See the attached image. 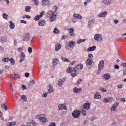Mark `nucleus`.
<instances>
[{
	"label": "nucleus",
	"mask_w": 126,
	"mask_h": 126,
	"mask_svg": "<svg viewBox=\"0 0 126 126\" xmlns=\"http://www.w3.org/2000/svg\"><path fill=\"white\" fill-rule=\"evenodd\" d=\"M53 8L55 10L54 12L52 11L49 10L47 12V17L49 18V20L51 22L54 21L56 19L57 14L56 13V12L57 10V6L56 5H55Z\"/></svg>",
	"instance_id": "obj_1"
},
{
	"label": "nucleus",
	"mask_w": 126,
	"mask_h": 126,
	"mask_svg": "<svg viewBox=\"0 0 126 126\" xmlns=\"http://www.w3.org/2000/svg\"><path fill=\"white\" fill-rule=\"evenodd\" d=\"M94 38L95 40L97 41L100 42L102 40L103 37L101 34H97L94 35Z\"/></svg>",
	"instance_id": "obj_2"
},
{
	"label": "nucleus",
	"mask_w": 126,
	"mask_h": 126,
	"mask_svg": "<svg viewBox=\"0 0 126 126\" xmlns=\"http://www.w3.org/2000/svg\"><path fill=\"white\" fill-rule=\"evenodd\" d=\"M79 72L75 67L72 70L71 72V76L72 77H74L76 76L77 75Z\"/></svg>",
	"instance_id": "obj_3"
},
{
	"label": "nucleus",
	"mask_w": 126,
	"mask_h": 126,
	"mask_svg": "<svg viewBox=\"0 0 126 126\" xmlns=\"http://www.w3.org/2000/svg\"><path fill=\"white\" fill-rule=\"evenodd\" d=\"M65 78H62L59 79L58 81V85L59 87H61L63 85V83L66 80Z\"/></svg>",
	"instance_id": "obj_4"
},
{
	"label": "nucleus",
	"mask_w": 126,
	"mask_h": 126,
	"mask_svg": "<svg viewBox=\"0 0 126 126\" xmlns=\"http://www.w3.org/2000/svg\"><path fill=\"white\" fill-rule=\"evenodd\" d=\"M80 114V112L79 111L75 110L72 113V115L74 118H78Z\"/></svg>",
	"instance_id": "obj_5"
},
{
	"label": "nucleus",
	"mask_w": 126,
	"mask_h": 126,
	"mask_svg": "<svg viewBox=\"0 0 126 126\" xmlns=\"http://www.w3.org/2000/svg\"><path fill=\"white\" fill-rule=\"evenodd\" d=\"M104 65V61L103 60L100 61L98 65V69L99 70H101L103 69Z\"/></svg>",
	"instance_id": "obj_6"
},
{
	"label": "nucleus",
	"mask_w": 126,
	"mask_h": 126,
	"mask_svg": "<svg viewBox=\"0 0 126 126\" xmlns=\"http://www.w3.org/2000/svg\"><path fill=\"white\" fill-rule=\"evenodd\" d=\"M20 78V76L15 74L12 75L11 77H10L11 79L12 80H13L15 79H19Z\"/></svg>",
	"instance_id": "obj_7"
},
{
	"label": "nucleus",
	"mask_w": 126,
	"mask_h": 126,
	"mask_svg": "<svg viewBox=\"0 0 126 126\" xmlns=\"http://www.w3.org/2000/svg\"><path fill=\"white\" fill-rule=\"evenodd\" d=\"M85 63L87 65H89L92 66L94 64V62L91 59H87L85 62Z\"/></svg>",
	"instance_id": "obj_8"
},
{
	"label": "nucleus",
	"mask_w": 126,
	"mask_h": 126,
	"mask_svg": "<svg viewBox=\"0 0 126 126\" xmlns=\"http://www.w3.org/2000/svg\"><path fill=\"white\" fill-rule=\"evenodd\" d=\"M25 59V54L23 52H21L20 55V59L19 61L20 63L22 62Z\"/></svg>",
	"instance_id": "obj_9"
},
{
	"label": "nucleus",
	"mask_w": 126,
	"mask_h": 126,
	"mask_svg": "<svg viewBox=\"0 0 126 126\" xmlns=\"http://www.w3.org/2000/svg\"><path fill=\"white\" fill-rule=\"evenodd\" d=\"M36 124L34 121H31L28 122L26 126H36Z\"/></svg>",
	"instance_id": "obj_10"
},
{
	"label": "nucleus",
	"mask_w": 126,
	"mask_h": 126,
	"mask_svg": "<svg viewBox=\"0 0 126 126\" xmlns=\"http://www.w3.org/2000/svg\"><path fill=\"white\" fill-rule=\"evenodd\" d=\"M94 23V19L90 20L88 21L87 27L90 28Z\"/></svg>",
	"instance_id": "obj_11"
},
{
	"label": "nucleus",
	"mask_w": 126,
	"mask_h": 126,
	"mask_svg": "<svg viewBox=\"0 0 126 126\" xmlns=\"http://www.w3.org/2000/svg\"><path fill=\"white\" fill-rule=\"evenodd\" d=\"M113 99V98L112 97H108V99L106 98H104L103 99V102L107 103L111 102Z\"/></svg>",
	"instance_id": "obj_12"
},
{
	"label": "nucleus",
	"mask_w": 126,
	"mask_h": 126,
	"mask_svg": "<svg viewBox=\"0 0 126 126\" xmlns=\"http://www.w3.org/2000/svg\"><path fill=\"white\" fill-rule=\"evenodd\" d=\"M90 104L89 103H86L84 104L83 107L84 108L87 110L90 109Z\"/></svg>",
	"instance_id": "obj_13"
},
{
	"label": "nucleus",
	"mask_w": 126,
	"mask_h": 126,
	"mask_svg": "<svg viewBox=\"0 0 126 126\" xmlns=\"http://www.w3.org/2000/svg\"><path fill=\"white\" fill-rule=\"evenodd\" d=\"M30 34L29 33H27L25 34L24 37L22 39L23 40V41H26L29 40L30 39Z\"/></svg>",
	"instance_id": "obj_14"
},
{
	"label": "nucleus",
	"mask_w": 126,
	"mask_h": 126,
	"mask_svg": "<svg viewBox=\"0 0 126 126\" xmlns=\"http://www.w3.org/2000/svg\"><path fill=\"white\" fill-rule=\"evenodd\" d=\"M42 4L43 5L49 6L50 2L48 0H43L42 2Z\"/></svg>",
	"instance_id": "obj_15"
},
{
	"label": "nucleus",
	"mask_w": 126,
	"mask_h": 126,
	"mask_svg": "<svg viewBox=\"0 0 126 126\" xmlns=\"http://www.w3.org/2000/svg\"><path fill=\"white\" fill-rule=\"evenodd\" d=\"M107 13L106 11H103L100 13L98 15L99 17H105L107 15Z\"/></svg>",
	"instance_id": "obj_16"
},
{
	"label": "nucleus",
	"mask_w": 126,
	"mask_h": 126,
	"mask_svg": "<svg viewBox=\"0 0 126 126\" xmlns=\"http://www.w3.org/2000/svg\"><path fill=\"white\" fill-rule=\"evenodd\" d=\"M74 29L73 28H70L68 29V31L69 32L70 35L71 36H74L75 35V33L74 32Z\"/></svg>",
	"instance_id": "obj_17"
},
{
	"label": "nucleus",
	"mask_w": 126,
	"mask_h": 126,
	"mask_svg": "<svg viewBox=\"0 0 126 126\" xmlns=\"http://www.w3.org/2000/svg\"><path fill=\"white\" fill-rule=\"evenodd\" d=\"M46 21L44 20L40 19L38 22V25L40 26H43Z\"/></svg>",
	"instance_id": "obj_18"
},
{
	"label": "nucleus",
	"mask_w": 126,
	"mask_h": 126,
	"mask_svg": "<svg viewBox=\"0 0 126 126\" xmlns=\"http://www.w3.org/2000/svg\"><path fill=\"white\" fill-rule=\"evenodd\" d=\"M61 45L60 44L58 43L57 42L55 46V50L56 51H58L59 50L60 48H61Z\"/></svg>",
	"instance_id": "obj_19"
},
{
	"label": "nucleus",
	"mask_w": 126,
	"mask_h": 126,
	"mask_svg": "<svg viewBox=\"0 0 126 126\" xmlns=\"http://www.w3.org/2000/svg\"><path fill=\"white\" fill-rule=\"evenodd\" d=\"M103 79L106 80L109 79L110 78V75L108 73H106L103 75Z\"/></svg>",
	"instance_id": "obj_20"
},
{
	"label": "nucleus",
	"mask_w": 126,
	"mask_h": 126,
	"mask_svg": "<svg viewBox=\"0 0 126 126\" xmlns=\"http://www.w3.org/2000/svg\"><path fill=\"white\" fill-rule=\"evenodd\" d=\"M75 68L79 72L80 69L81 70L83 68V65L82 64H80L77 65Z\"/></svg>",
	"instance_id": "obj_21"
},
{
	"label": "nucleus",
	"mask_w": 126,
	"mask_h": 126,
	"mask_svg": "<svg viewBox=\"0 0 126 126\" xmlns=\"http://www.w3.org/2000/svg\"><path fill=\"white\" fill-rule=\"evenodd\" d=\"M82 90V89L81 88H78L76 87L73 89V91L74 93H78L80 92Z\"/></svg>",
	"instance_id": "obj_22"
},
{
	"label": "nucleus",
	"mask_w": 126,
	"mask_h": 126,
	"mask_svg": "<svg viewBox=\"0 0 126 126\" xmlns=\"http://www.w3.org/2000/svg\"><path fill=\"white\" fill-rule=\"evenodd\" d=\"M111 2V0H103L102 1L103 3L107 5H110Z\"/></svg>",
	"instance_id": "obj_23"
},
{
	"label": "nucleus",
	"mask_w": 126,
	"mask_h": 126,
	"mask_svg": "<svg viewBox=\"0 0 126 126\" xmlns=\"http://www.w3.org/2000/svg\"><path fill=\"white\" fill-rule=\"evenodd\" d=\"M48 93H51L53 92L54 90L51 87V84H49L48 85Z\"/></svg>",
	"instance_id": "obj_24"
},
{
	"label": "nucleus",
	"mask_w": 126,
	"mask_h": 126,
	"mask_svg": "<svg viewBox=\"0 0 126 126\" xmlns=\"http://www.w3.org/2000/svg\"><path fill=\"white\" fill-rule=\"evenodd\" d=\"M96 48L95 46H93L92 47H90L87 48V51L88 52L93 51L95 50Z\"/></svg>",
	"instance_id": "obj_25"
},
{
	"label": "nucleus",
	"mask_w": 126,
	"mask_h": 126,
	"mask_svg": "<svg viewBox=\"0 0 126 126\" xmlns=\"http://www.w3.org/2000/svg\"><path fill=\"white\" fill-rule=\"evenodd\" d=\"M76 43L74 41L70 42L68 44V46L70 47L73 48L75 46Z\"/></svg>",
	"instance_id": "obj_26"
},
{
	"label": "nucleus",
	"mask_w": 126,
	"mask_h": 126,
	"mask_svg": "<svg viewBox=\"0 0 126 126\" xmlns=\"http://www.w3.org/2000/svg\"><path fill=\"white\" fill-rule=\"evenodd\" d=\"M39 120L42 122H45L47 121V119L45 117H40L39 118Z\"/></svg>",
	"instance_id": "obj_27"
},
{
	"label": "nucleus",
	"mask_w": 126,
	"mask_h": 126,
	"mask_svg": "<svg viewBox=\"0 0 126 126\" xmlns=\"http://www.w3.org/2000/svg\"><path fill=\"white\" fill-rule=\"evenodd\" d=\"M61 58L64 62H70V60L62 56H61Z\"/></svg>",
	"instance_id": "obj_28"
},
{
	"label": "nucleus",
	"mask_w": 126,
	"mask_h": 126,
	"mask_svg": "<svg viewBox=\"0 0 126 126\" xmlns=\"http://www.w3.org/2000/svg\"><path fill=\"white\" fill-rule=\"evenodd\" d=\"M59 62V60L58 58H55L53 59L52 63L55 65H57Z\"/></svg>",
	"instance_id": "obj_29"
},
{
	"label": "nucleus",
	"mask_w": 126,
	"mask_h": 126,
	"mask_svg": "<svg viewBox=\"0 0 126 126\" xmlns=\"http://www.w3.org/2000/svg\"><path fill=\"white\" fill-rule=\"evenodd\" d=\"M73 16L75 18H77L79 19H81L82 17L81 16L78 14H74Z\"/></svg>",
	"instance_id": "obj_30"
},
{
	"label": "nucleus",
	"mask_w": 126,
	"mask_h": 126,
	"mask_svg": "<svg viewBox=\"0 0 126 126\" xmlns=\"http://www.w3.org/2000/svg\"><path fill=\"white\" fill-rule=\"evenodd\" d=\"M10 27L11 29H13L15 28V25L14 23L11 21H10Z\"/></svg>",
	"instance_id": "obj_31"
},
{
	"label": "nucleus",
	"mask_w": 126,
	"mask_h": 126,
	"mask_svg": "<svg viewBox=\"0 0 126 126\" xmlns=\"http://www.w3.org/2000/svg\"><path fill=\"white\" fill-rule=\"evenodd\" d=\"M6 38L4 37H1L0 38V41L2 43H4L6 41Z\"/></svg>",
	"instance_id": "obj_32"
},
{
	"label": "nucleus",
	"mask_w": 126,
	"mask_h": 126,
	"mask_svg": "<svg viewBox=\"0 0 126 126\" xmlns=\"http://www.w3.org/2000/svg\"><path fill=\"white\" fill-rule=\"evenodd\" d=\"M94 97L95 98H99L101 97V96L99 93H97L94 95Z\"/></svg>",
	"instance_id": "obj_33"
},
{
	"label": "nucleus",
	"mask_w": 126,
	"mask_h": 126,
	"mask_svg": "<svg viewBox=\"0 0 126 126\" xmlns=\"http://www.w3.org/2000/svg\"><path fill=\"white\" fill-rule=\"evenodd\" d=\"M32 7L29 6H27L25 7V11L26 12H29L30 11Z\"/></svg>",
	"instance_id": "obj_34"
},
{
	"label": "nucleus",
	"mask_w": 126,
	"mask_h": 126,
	"mask_svg": "<svg viewBox=\"0 0 126 126\" xmlns=\"http://www.w3.org/2000/svg\"><path fill=\"white\" fill-rule=\"evenodd\" d=\"M9 61H10L12 65H14L15 63V60L13 58L11 57L9 58Z\"/></svg>",
	"instance_id": "obj_35"
},
{
	"label": "nucleus",
	"mask_w": 126,
	"mask_h": 126,
	"mask_svg": "<svg viewBox=\"0 0 126 126\" xmlns=\"http://www.w3.org/2000/svg\"><path fill=\"white\" fill-rule=\"evenodd\" d=\"M80 112L83 115L85 116L86 115V110L84 109H81L80 110Z\"/></svg>",
	"instance_id": "obj_36"
},
{
	"label": "nucleus",
	"mask_w": 126,
	"mask_h": 126,
	"mask_svg": "<svg viewBox=\"0 0 126 126\" xmlns=\"http://www.w3.org/2000/svg\"><path fill=\"white\" fill-rule=\"evenodd\" d=\"M15 121H14L13 122H8L7 123V126H12L13 125H15L16 124Z\"/></svg>",
	"instance_id": "obj_37"
},
{
	"label": "nucleus",
	"mask_w": 126,
	"mask_h": 126,
	"mask_svg": "<svg viewBox=\"0 0 126 126\" xmlns=\"http://www.w3.org/2000/svg\"><path fill=\"white\" fill-rule=\"evenodd\" d=\"M85 40V39H79L77 41V42L78 44H80L81 42H84Z\"/></svg>",
	"instance_id": "obj_38"
},
{
	"label": "nucleus",
	"mask_w": 126,
	"mask_h": 126,
	"mask_svg": "<svg viewBox=\"0 0 126 126\" xmlns=\"http://www.w3.org/2000/svg\"><path fill=\"white\" fill-rule=\"evenodd\" d=\"M63 104H60L58 106V110H61L63 109Z\"/></svg>",
	"instance_id": "obj_39"
},
{
	"label": "nucleus",
	"mask_w": 126,
	"mask_h": 126,
	"mask_svg": "<svg viewBox=\"0 0 126 126\" xmlns=\"http://www.w3.org/2000/svg\"><path fill=\"white\" fill-rule=\"evenodd\" d=\"M2 16L3 17L6 19H8L9 18L8 16L5 13L2 14Z\"/></svg>",
	"instance_id": "obj_40"
},
{
	"label": "nucleus",
	"mask_w": 126,
	"mask_h": 126,
	"mask_svg": "<svg viewBox=\"0 0 126 126\" xmlns=\"http://www.w3.org/2000/svg\"><path fill=\"white\" fill-rule=\"evenodd\" d=\"M21 97L25 102H26L27 101V98L26 96L24 95H23L21 96Z\"/></svg>",
	"instance_id": "obj_41"
},
{
	"label": "nucleus",
	"mask_w": 126,
	"mask_h": 126,
	"mask_svg": "<svg viewBox=\"0 0 126 126\" xmlns=\"http://www.w3.org/2000/svg\"><path fill=\"white\" fill-rule=\"evenodd\" d=\"M53 32L57 34L60 33V31L57 29V28H55L53 30Z\"/></svg>",
	"instance_id": "obj_42"
},
{
	"label": "nucleus",
	"mask_w": 126,
	"mask_h": 126,
	"mask_svg": "<svg viewBox=\"0 0 126 126\" xmlns=\"http://www.w3.org/2000/svg\"><path fill=\"white\" fill-rule=\"evenodd\" d=\"M1 107L2 108L4 109L5 110H6L8 109V108L5 104H2L1 105Z\"/></svg>",
	"instance_id": "obj_43"
},
{
	"label": "nucleus",
	"mask_w": 126,
	"mask_h": 126,
	"mask_svg": "<svg viewBox=\"0 0 126 126\" xmlns=\"http://www.w3.org/2000/svg\"><path fill=\"white\" fill-rule=\"evenodd\" d=\"M9 59L8 57L7 58H3L2 59V60L3 62H8L9 61Z\"/></svg>",
	"instance_id": "obj_44"
},
{
	"label": "nucleus",
	"mask_w": 126,
	"mask_h": 126,
	"mask_svg": "<svg viewBox=\"0 0 126 126\" xmlns=\"http://www.w3.org/2000/svg\"><path fill=\"white\" fill-rule=\"evenodd\" d=\"M93 58V55L91 54H89L88 55V59H88V60L91 59V60H92V59Z\"/></svg>",
	"instance_id": "obj_45"
},
{
	"label": "nucleus",
	"mask_w": 126,
	"mask_h": 126,
	"mask_svg": "<svg viewBox=\"0 0 126 126\" xmlns=\"http://www.w3.org/2000/svg\"><path fill=\"white\" fill-rule=\"evenodd\" d=\"M39 15H36L34 17V20L36 21L38 20H39V19L40 18L39 17Z\"/></svg>",
	"instance_id": "obj_46"
},
{
	"label": "nucleus",
	"mask_w": 126,
	"mask_h": 126,
	"mask_svg": "<svg viewBox=\"0 0 126 126\" xmlns=\"http://www.w3.org/2000/svg\"><path fill=\"white\" fill-rule=\"evenodd\" d=\"M35 83V81L33 80L30 81L29 84V86H31L32 84H33Z\"/></svg>",
	"instance_id": "obj_47"
},
{
	"label": "nucleus",
	"mask_w": 126,
	"mask_h": 126,
	"mask_svg": "<svg viewBox=\"0 0 126 126\" xmlns=\"http://www.w3.org/2000/svg\"><path fill=\"white\" fill-rule=\"evenodd\" d=\"M119 104V103L118 102H116L114 104L113 106V107H114L116 109L118 106Z\"/></svg>",
	"instance_id": "obj_48"
},
{
	"label": "nucleus",
	"mask_w": 126,
	"mask_h": 126,
	"mask_svg": "<svg viewBox=\"0 0 126 126\" xmlns=\"http://www.w3.org/2000/svg\"><path fill=\"white\" fill-rule=\"evenodd\" d=\"M48 93V92H45L43 93L42 95V96L44 97H46Z\"/></svg>",
	"instance_id": "obj_49"
},
{
	"label": "nucleus",
	"mask_w": 126,
	"mask_h": 126,
	"mask_svg": "<svg viewBox=\"0 0 126 126\" xmlns=\"http://www.w3.org/2000/svg\"><path fill=\"white\" fill-rule=\"evenodd\" d=\"M72 68H69V69L67 68V70L66 71L68 73H71V72L72 71Z\"/></svg>",
	"instance_id": "obj_50"
},
{
	"label": "nucleus",
	"mask_w": 126,
	"mask_h": 126,
	"mask_svg": "<svg viewBox=\"0 0 126 126\" xmlns=\"http://www.w3.org/2000/svg\"><path fill=\"white\" fill-rule=\"evenodd\" d=\"M28 51L30 54H31L32 51V48L31 47H29L28 48Z\"/></svg>",
	"instance_id": "obj_51"
},
{
	"label": "nucleus",
	"mask_w": 126,
	"mask_h": 126,
	"mask_svg": "<svg viewBox=\"0 0 126 126\" xmlns=\"http://www.w3.org/2000/svg\"><path fill=\"white\" fill-rule=\"evenodd\" d=\"M56 124L54 122H51L49 125L48 126H55Z\"/></svg>",
	"instance_id": "obj_52"
},
{
	"label": "nucleus",
	"mask_w": 126,
	"mask_h": 126,
	"mask_svg": "<svg viewBox=\"0 0 126 126\" xmlns=\"http://www.w3.org/2000/svg\"><path fill=\"white\" fill-rule=\"evenodd\" d=\"M100 89L103 92H105L107 91L106 90L103 88H101Z\"/></svg>",
	"instance_id": "obj_53"
},
{
	"label": "nucleus",
	"mask_w": 126,
	"mask_h": 126,
	"mask_svg": "<svg viewBox=\"0 0 126 126\" xmlns=\"http://www.w3.org/2000/svg\"><path fill=\"white\" fill-rule=\"evenodd\" d=\"M44 11H42L41 12L40 14L39 15L40 17H41L44 14Z\"/></svg>",
	"instance_id": "obj_54"
},
{
	"label": "nucleus",
	"mask_w": 126,
	"mask_h": 126,
	"mask_svg": "<svg viewBox=\"0 0 126 126\" xmlns=\"http://www.w3.org/2000/svg\"><path fill=\"white\" fill-rule=\"evenodd\" d=\"M121 65L124 67H126V63H121Z\"/></svg>",
	"instance_id": "obj_55"
},
{
	"label": "nucleus",
	"mask_w": 126,
	"mask_h": 126,
	"mask_svg": "<svg viewBox=\"0 0 126 126\" xmlns=\"http://www.w3.org/2000/svg\"><path fill=\"white\" fill-rule=\"evenodd\" d=\"M34 2V3L35 5H37L39 4L38 0H32Z\"/></svg>",
	"instance_id": "obj_56"
},
{
	"label": "nucleus",
	"mask_w": 126,
	"mask_h": 126,
	"mask_svg": "<svg viewBox=\"0 0 126 126\" xmlns=\"http://www.w3.org/2000/svg\"><path fill=\"white\" fill-rule=\"evenodd\" d=\"M96 118L97 117L96 116H92L91 117L90 120L92 121H93L96 119Z\"/></svg>",
	"instance_id": "obj_57"
},
{
	"label": "nucleus",
	"mask_w": 126,
	"mask_h": 126,
	"mask_svg": "<svg viewBox=\"0 0 126 126\" xmlns=\"http://www.w3.org/2000/svg\"><path fill=\"white\" fill-rule=\"evenodd\" d=\"M116 109V108H115L114 107H113V106H112L111 108H110V110L111 111H115Z\"/></svg>",
	"instance_id": "obj_58"
},
{
	"label": "nucleus",
	"mask_w": 126,
	"mask_h": 126,
	"mask_svg": "<svg viewBox=\"0 0 126 126\" xmlns=\"http://www.w3.org/2000/svg\"><path fill=\"white\" fill-rule=\"evenodd\" d=\"M14 46H16L17 44V40L15 39H14Z\"/></svg>",
	"instance_id": "obj_59"
},
{
	"label": "nucleus",
	"mask_w": 126,
	"mask_h": 126,
	"mask_svg": "<svg viewBox=\"0 0 126 126\" xmlns=\"http://www.w3.org/2000/svg\"><path fill=\"white\" fill-rule=\"evenodd\" d=\"M23 50V47H19L18 48V50L19 52H21Z\"/></svg>",
	"instance_id": "obj_60"
},
{
	"label": "nucleus",
	"mask_w": 126,
	"mask_h": 126,
	"mask_svg": "<svg viewBox=\"0 0 126 126\" xmlns=\"http://www.w3.org/2000/svg\"><path fill=\"white\" fill-rule=\"evenodd\" d=\"M67 36L65 35H63L62 37V39H65L67 38Z\"/></svg>",
	"instance_id": "obj_61"
},
{
	"label": "nucleus",
	"mask_w": 126,
	"mask_h": 126,
	"mask_svg": "<svg viewBox=\"0 0 126 126\" xmlns=\"http://www.w3.org/2000/svg\"><path fill=\"white\" fill-rule=\"evenodd\" d=\"M82 80L81 79H78L77 81V83L78 84H79L81 82Z\"/></svg>",
	"instance_id": "obj_62"
},
{
	"label": "nucleus",
	"mask_w": 126,
	"mask_h": 126,
	"mask_svg": "<svg viewBox=\"0 0 126 126\" xmlns=\"http://www.w3.org/2000/svg\"><path fill=\"white\" fill-rule=\"evenodd\" d=\"M21 88L22 90H24L26 88V87L24 85H22L21 86Z\"/></svg>",
	"instance_id": "obj_63"
},
{
	"label": "nucleus",
	"mask_w": 126,
	"mask_h": 126,
	"mask_svg": "<svg viewBox=\"0 0 126 126\" xmlns=\"http://www.w3.org/2000/svg\"><path fill=\"white\" fill-rule=\"evenodd\" d=\"M25 76L26 77H28L29 76V74L28 73H26L25 74Z\"/></svg>",
	"instance_id": "obj_64"
}]
</instances>
